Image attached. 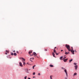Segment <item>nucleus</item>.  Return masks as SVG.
<instances>
[{"instance_id":"obj_6","label":"nucleus","mask_w":79,"mask_h":79,"mask_svg":"<svg viewBox=\"0 0 79 79\" xmlns=\"http://www.w3.org/2000/svg\"><path fill=\"white\" fill-rule=\"evenodd\" d=\"M32 51H30L28 52V53L29 55H30L32 53Z\"/></svg>"},{"instance_id":"obj_34","label":"nucleus","mask_w":79,"mask_h":79,"mask_svg":"<svg viewBox=\"0 0 79 79\" xmlns=\"http://www.w3.org/2000/svg\"><path fill=\"white\" fill-rule=\"evenodd\" d=\"M38 74V75H40V73H39Z\"/></svg>"},{"instance_id":"obj_16","label":"nucleus","mask_w":79,"mask_h":79,"mask_svg":"<svg viewBox=\"0 0 79 79\" xmlns=\"http://www.w3.org/2000/svg\"><path fill=\"white\" fill-rule=\"evenodd\" d=\"M23 65L24 66H25V64H26V63L24 62H23Z\"/></svg>"},{"instance_id":"obj_42","label":"nucleus","mask_w":79,"mask_h":79,"mask_svg":"<svg viewBox=\"0 0 79 79\" xmlns=\"http://www.w3.org/2000/svg\"><path fill=\"white\" fill-rule=\"evenodd\" d=\"M58 55V53L56 55Z\"/></svg>"},{"instance_id":"obj_22","label":"nucleus","mask_w":79,"mask_h":79,"mask_svg":"<svg viewBox=\"0 0 79 79\" xmlns=\"http://www.w3.org/2000/svg\"><path fill=\"white\" fill-rule=\"evenodd\" d=\"M6 52L7 53H9V51L8 50H6Z\"/></svg>"},{"instance_id":"obj_44","label":"nucleus","mask_w":79,"mask_h":79,"mask_svg":"<svg viewBox=\"0 0 79 79\" xmlns=\"http://www.w3.org/2000/svg\"><path fill=\"white\" fill-rule=\"evenodd\" d=\"M75 52H77L76 51V50H75Z\"/></svg>"},{"instance_id":"obj_24","label":"nucleus","mask_w":79,"mask_h":79,"mask_svg":"<svg viewBox=\"0 0 79 79\" xmlns=\"http://www.w3.org/2000/svg\"><path fill=\"white\" fill-rule=\"evenodd\" d=\"M35 72H34L33 73V75H35Z\"/></svg>"},{"instance_id":"obj_43","label":"nucleus","mask_w":79,"mask_h":79,"mask_svg":"<svg viewBox=\"0 0 79 79\" xmlns=\"http://www.w3.org/2000/svg\"><path fill=\"white\" fill-rule=\"evenodd\" d=\"M32 60H34V58H32Z\"/></svg>"},{"instance_id":"obj_3","label":"nucleus","mask_w":79,"mask_h":79,"mask_svg":"<svg viewBox=\"0 0 79 79\" xmlns=\"http://www.w3.org/2000/svg\"><path fill=\"white\" fill-rule=\"evenodd\" d=\"M70 52H72L73 55H74V51L73 50H71L70 49Z\"/></svg>"},{"instance_id":"obj_4","label":"nucleus","mask_w":79,"mask_h":79,"mask_svg":"<svg viewBox=\"0 0 79 79\" xmlns=\"http://www.w3.org/2000/svg\"><path fill=\"white\" fill-rule=\"evenodd\" d=\"M34 55L35 56H36L37 55V54H36V53H35V52H34L33 55H30V56H32V55Z\"/></svg>"},{"instance_id":"obj_18","label":"nucleus","mask_w":79,"mask_h":79,"mask_svg":"<svg viewBox=\"0 0 79 79\" xmlns=\"http://www.w3.org/2000/svg\"><path fill=\"white\" fill-rule=\"evenodd\" d=\"M50 67H53V65H50Z\"/></svg>"},{"instance_id":"obj_20","label":"nucleus","mask_w":79,"mask_h":79,"mask_svg":"<svg viewBox=\"0 0 79 79\" xmlns=\"http://www.w3.org/2000/svg\"><path fill=\"white\" fill-rule=\"evenodd\" d=\"M73 64H74V65H76V64H77V63H74Z\"/></svg>"},{"instance_id":"obj_40","label":"nucleus","mask_w":79,"mask_h":79,"mask_svg":"<svg viewBox=\"0 0 79 79\" xmlns=\"http://www.w3.org/2000/svg\"><path fill=\"white\" fill-rule=\"evenodd\" d=\"M63 50H61V52H63Z\"/></svg>"},{"instance_id":"obj_7","label":"nucleus","mask_w":79,"mask_h":79,"mask_svg":"<svg viewBox=\"0 0 79 79\" xmlns=\"http://www.w3.org/2000/svg\"><path fill=\"white\" fill-rule=\"evenodd\" d=\"M19 63L20 66H21L22 67H23V65H22V63H21V62H20Z\"/></svg>"},{"instance_id":"obj_11","label":"nucleus","mask_w":79,"mask_h":79,"mask_svg":"<svg viewBox=\"0 0 79 79\" xmlns=\"http://www.w3.org/2000/svg\"><path fill=\"white\" fill-rule=\"evenodd\" d=\"M65 54H66L67 55V54H69V52H66V51H65Z\"/></svg>"},{"instance_id":"obj_21","label":"nucleus","mask_w":79,"mask_h":79,"mask_svg":"<svg viewBox=\"0 0 79 79\" xmlns=\"http://www.w3.org/2000/svg\"><path fill=\"white\" fill-rule=\"evenodd\" d=\"M35 67V65L33 66V69H34V67Z\"/></svg>"},{"instance_id":"obj_2","label":"nucleus","mask_w":79,"mask_h":79,"mask_svg":"<svg viewBox=\"0 0 79 79\" xmlns=\"http://www.w3.org/2000/svg\"><path fill=\"white\" fill-rule=\"evenodd\" d=\"M64 71L65 73H66V77H68V73H67V71H66V69H64Z\"/></svg>"},{"instance_id":"obj_31","label":"nucleus","mask_w":79,"mask_h":79,"mask_svg":"<svg viewBox=\"0 0 79 79\" xmlns=\"http://www.w3.org/2000/svg\"><path fill=\"white\" fill-rule=\"evenodd\" d=\"M45 51H47V49H45Z\"/></svg>"},{"instance_id":"obj_28","label":"nucleus","mask_w":79,"mask_h":79,"mask_svg":"<svg viewBox=\"0 0 79 79\" xmlns=\"http://www.w3.org/2000/svg\"><path fill=\"white\" fill-rule=\"evenodd\" d=\"M16 52L18 53H19V52H18V51H16Z\"/></svg>"},{"instance_id":"obj_8","label":"nucleus","mask_w":79,"mask_h":79,"mask_svg":"<svg viewBox=\"0 0 79 79\" xmlns=\"http://www.w3.org/2000/svg\"><path fill=\"white\" fill-rule=\"evenodd\" d=\"M22 60H22V61H26V60H25V59H24L23 58H21Z\"/></svg>"},{"instance_id":"obj_10","label":"nucleus","mask_w":79,"mask_h":79,"mask_svg":"<svg viewBox=\"0 0 79 79\" xmlns=\"http://www.w3.org/2000/svg\"><path fill=\"white\" fill-rule=\"evenodd\" d=\"M67 60H68V59H65L64 60V62H66Z\"/></svg>"},{"instance_id":"obj_12","label":"nucleus","mask_w":79,"mask_h":79,"mask_svg":"<svg viewBox=\"0 0 79 79\" xmlns=\"http://www.w3.org/2000/svg\"><path fill=\"white\" fill-rule=\"evenodd\" d=\"M76 75H77V73H75L73 74V76H76Z\"/></svg>"},{"instance_id":"obj_19","label":"nucleus","mask_w":79,"mask_h":79,"mask_svg":"<svg viewBox=\"0 0 79 79\" xmlns=\"http://www.w3.org/2000/svg\"><path fill=\"white\" fill-rule=\"evenodd\" d=\"M54 53L56 52V50H55V49H54Z\"/></svg>"},{"instance_id":"obj_1","label":"nucleus","mask_w":79,"mask_h":79,"mask_svg":"<svg viewBox=\"0 0 79 79\" xmlns=\"http://www.w3.org/2000/svg\"><path fill=\"white\" fill-rule=\"evenodd\" d=\"M65 47H66L67 49H68L69 52H70V51H71V49H70V46H69V45L66 44Z\"/></svg>"},{"instance_id":"obj_26","label":"nucleus","mask_w":79,"mask_h":79,"mask_svg":"<svg viewBox=\"0 0 79 79\" xmlns=\"http://www.w3.org/2000/svg\"><path fill=\"white\" fill-rule=\"evenodd\" d=\"M50 79H53L52 78V76H50Z\"/></svg>"},{"instance_id":"obj_14","label":"nucleus","mask_w":79,"mask_h":79,"mask_svg":"<svg viewBox=\"0 0 79 79\" xmlns=\"http://www.w3.org/2000/svg\"><path fill=\"white\" fill-rule=\"evenodd\" d=\"M72 61H73V59L70 60H69V63H71V62Z\"/></svg>"},{"instance_id":"obj_38","label":"nucleus","mask_w":79,"mask_h":79,"mask_svg":"<svg viewBox=\"0 0 79 79\" xmlns=\"http://www.w3.org/2000/svg\"><path fill=\"white\" fill-rule=\"evenodd\" d=\"M28 79H31V78H28Z\"/></svg>"},{"instance_id":"obj_5","label":"nucleus","mask_w":79,"mask_h":79,"mask_svg":"<svg viewBox=\"0 0 79 79\" xmlns=\"http://www.w3.org/2000/svg\"><path fill=\"white\" fill-rule=\"evenodd\" d=\"M77 67H78L77 65H75L74 66L75 69H76H76H77Z\"/></svg>"},{"instance_id":"obj_23","label":"nucleus","mask_w":79,"mask_h":79,"mask_svg":"<svg viewBox=\"0 0 79 79\" xmlns=\"http://www.w3.org/2000/svg\"><path fill=\"white\" fill-rule=\"evenodd\" d=\"M31 59H32V58H31L30 59V61H31V62H32V60H31Z\"/></svg>"},{"instance_id":"obj_33","label":"nucleus","mask_w":79,"mask_h":79,"mask_svg":"<svg viewBox=\"0 0 79 79\" xmlns=\"http://www.w3.org/2000/svg\"><path fill=\"white\" fill-rule=\"evenodd\" d=\"M66 58V57H64V58Z\"/></svg>"},{"instance_id":"obj_35","label":"nucleus","mask_w":79,"mask_h":79,"mask_svg":"<svg viewBox=\"0 0 79 79\" xmlns=\"http://www.w3.org/2000/svg\"><path fill=\"white\" fill-rule=\"evenodd\" d=\"M13 52H15V51L14 50Z\"/></svg>"},{"instance_id":"obj_9","label":"nucleus","mask_w":79,"mask_h":79,"mask_svg":"<svg viewBox=\"0 0 79 79\" xmlns=\"http://www.w3.org/2000/svg\"><path fill=\"white\" fill-rule=\"evenodd\" d=\"M52 55L54 57H55V53H54V52H53L52 53Z\"/></svg>"},{"instance_id":"obj_13","label":"nucleus","mask_w":79,"mask_h":79,"mask_svg":"<svg viewBox=\"0 0 79 79\" xmlns=\"http://www.w3.org/2000/svg\"><path fill=\"white\" fill-rule=\"evenodd\" d=\"M28 69H27L26 70V73H29V72L28 71Z\"/></svg>"},{"instance_id":"obj_17","label":"nucleus","mask_w":79,"mask_h":79,"mask_svg":"<svg viewBox=\"0 0 79 79\" xmlns=\"http://www.w3.org/2000/svg\"><path fill=\"white\" fill-rule=\"evenodd\" d=\"M63 58V56H61L60 57V60H62V59Z\"/></svg>"},{"instance_id":"obj_37","label":"nucleus","mask_w":79,"mask_h":79,"mask_svg":"<svg viewBox=\"0 0 79 79\" xmlns=\"http://www.w3.org/2000/svg\"><path fill=\"white\" fill-rule=\"evenodd\" d=\"M27 64H29V63H27Z\"/></svg>"},{"instance_id":"obj_25","label":"nucleus","mask_w":79,"mask_h":79,"mask_svg":"<svg viewBox=\"0 0 79 79\" xmlns=\"http://www.w3.org/2000/svg\"><path fill=\"white\" fill-rule=\"evenodd\" d=\"M71 48H72V50H73V47H72Z\"/></svg>"},{"instance_id":"obj_32","label":"nucleus","mask_w":79,"mask_h":79,"mask_svg":"<svg viewBox=\"0 0 79 79\" xmlns=\"http://www.w3.org/2000/svg\"><path fill=\"white\" fill-rule=\"evenodd\" d=\"M55 48H56V47H55V48H54L55 50Z\"/></svg>"},{"instance_id":"obj_15","label":"nucleus","mask_w":79,"mask_h":79,"mask_svg":"<svg viewBox=\"0 0 79 79\" xmlns=\"http://www.w3.org/2000/svg\"><path fill=\"white\" fill-rule=\"evenodd\" d=\"M14 56H16V55H17V54H16V53H14Z\"/></svg>"},{"instance_id":"obj_27","label":"nucleus","mask_w":79,"mask_h":79,"mask_svg":"<svg viewBox=\"0 0 79 79\" xmlns=\"http://www.w3.org/2000/svg\"><path fill=\"white\" fill-rule=\"evenodd\" d=\"M11 55H13V53H11Z\"/></svg>"},{"instance_id":"obj_36","label":"nucleus","mask_w":79,"mask_h":79,"mask_svg":"<svg viewBox=\"0 0 79 79\" xmlns=\"http://www.w3.org/2000/svg\"><path fill=\"white\" fill-rule=\"evenodd\" d=\"M35 77H33V78H35Z\"/></svg>"},{"instance_id":"obj_41","label":"nucleus","mask_w":79,"mask_h":79,"mask_svg":"<svg viewBox=\"0 0 79 79\" xmlns=\"http://www.w3.org/2000/svg\"><path fill=\"white\" fill-rule=\"evenodd\" d=\"M7 53H6V55H7Z\"/></svg>"},{"instance_id":"obj_29","label":"nucleus","mask_w":79,"mask_h":79,"mask_svg":"<svg viewBox=\"0 0 79 79\" xmlns=\"http://www.w3.org/2000/svg\"><path fill=\"white\" fill-rule=\"evenodd\" d=\"M61 69H64V68H63V67H62L61 68Z\"/></svg>"},{"instance_id":"obj_30","label":"nucleus","mask_w":79,"mask_h":79,"mask_svg":"<svg viewBox=\"0 0 79 79\" xmlns=\"http://www.w3.org/2000/svg\"><path fill=\"white\" fill-rule=\"evenodd\" d=\"M65 79H68L67 78V77H65Z\"/></svg>"},{"instance_id":"obj_39","label":"nucleus","mask_w":79,"mask_h":79,"mask_svg":"<svg viewBox=\"0 0 79 79\" xmlns=\"http://www.w3.org/2000/svg\"><path fill=\"white\" fill-rule=\"evenodd\" d=\"M56 55H57V53H56Z\"/></svg>"}]
</instances>
